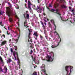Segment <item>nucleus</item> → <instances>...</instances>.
Here are the masks:
<instances>
[{
  "mask_svg": "<svg viewBox=\"0 0 75 75\" xmlns=\"http://www.w3.org/2000/svg\"><path fill=\"white\" fill-rule=\"evenodd\" d=\"M51 21L52 23V24L54 25V30H56V28H57V26H56V25H55V22H54V20H51Z\"/></svg>",
  "mask_w": 75,
  "mask_h": 75,
  "instance_id": "9",
  "label": "nucleus"
},
{
  "mask_svg": "<svg viewBox=\"0 0 75 75\" xmlns=\"http://www.w3.org/2000/svg\"><path fill=\"white\" fill-rule=\"evenodd\" d=\"M74 21L75 20V18H74Z\"/></svg>",
  "mask_w": 75,
  "mask_h": 75,
  "instance_id": "64",
  "label": "nucleus"
},
{
  "mask_svg": "<svg viewBox=\"0 0 75 75\" xmlns=\"http://www.w3.org/2000/svg\"><path fill=\"white\" fill-rule=\"evenodd\" d=\"M49 54V55L48 54L47 55V57H45V59L47 61L52 62L54 60V53L51 52H50Z\"/></svg>",
  "mask_w": 75,
  "mask_h": 75,
  "instance_id": "4",
  "label": "nucleus"
},
{
  "mask_svg": "<svg viewBox=\"0 0 75 75\" xmlns=\"http://www.w3.org/2000/svg\"><path fill=\"white\" fill-rule=\"evenodd\" d=\"M9 27H8V30H9Z\"/></svg>",
  "mask_w": 75,
  "mask_h": 75,
  "instance_id": "61",
  "label": "nucleus"
},
{
  "mask_svg": "<svg viewBox=\"0 0 75 75\" xmlns=\"http://www.w3.org/2000/svg\"><path fill=\"white\" fill-rule=\"evenodd\" d=\"M24 25L25 27L28 28L29 26H28V24H27V20H25V21Z\"/></svg>",
  "mask_w": 75,
  "mask_h": 75,
  "instance_id": "13",
  "label": "nucleus"
},
{
  "mask_svg": "<svg viewBox=\"0 0 75 75\" xmlns=\"http://www.w3.org/2000/svg\"><path fill=\"white\" fill-rule=\"evenodd\" d=\"M11 39H10L9 40V42H10V43H11Z\"/></svg>",
  "mask_w": 75,
  "mask_h": 75,
  "instance_id": "50",
  "label": "nucleus"
},
{
  "mask_svg": "<svg viewBox=\"0 0 75 75\" xmlns=\"http://www.w3.org/2000/svg\"><path fill=\"white\" fill-rule=\"evenodd\" d=\"M26 17L28 19L29 18V14H27L26 15Z\"/></svg>",
  "mask_w": 75,
  "mask_h": 75,
  "instance_id": "28",
  "label": "nucleus"
},
{
  "mask_svg": "<svg viewBox=\"0 0 75 75\" xmlns=\"http://www.w3.org/2000/svg\"><path fill=\"white\" fill-rule=\"evenodd\" d=\"M37 42H38V43L39 44H40V42H39V41H38Z\"/></svg>",
  "mask_w": 75,
  "mask_h": 75,
  "instance_id": "57",
  "label": "nucleus"
},
{
  "mask_svg": "<svg viewBox=\"0 0 75 75\" xmlns=\"http://www.w3.org/2000/svg\"><path fill=\"white\" fill-rule=\"evenodd\" d=\"M27 4H25V7H26V8H27V6H27Z\"/></svg>",
  "mask_w": 75,
  "mask_h": 75,
  "instance_id": "46",
  "label": "nucleus"
},
{
  "mask_svg": "<svg viewBox=\"0 0 75 75\" xmlns=\"http://www.w3.org/2000/svg\"><path fill=\"white\" fill-rule=\"evenodd\" d=\"M25 1L26 3H27V0H25Z\"/></svg>",
  "mask_w": 75,
  "mask_h": 75,
  "instance_id": "55",
  "label": "nucleus"
},
{
  "mask_svg": "<svg viewBox=\"0 0 75 75\" xmlns=\"http://www.w3.org/2000/svg\"><path fill=\"white\" fill-rule=\"evenodd\" d=\"M44 20L45 21V22H47V21H48V19L47 18H46L45 17L44 18Z\"/></svg>",
  "mask_w": 75,
  "mask_h": 75,
  "instance_id": "16",
  "label": "nucleus"
},
{
  "mask_svg": "<svg viewBox=\"0 0 75 75\" xmlns=\"http://www.w3.org/2000/svg\"><path fill=\"white\" fill-rule=\"evenodd\" d=\"M69 9L70 10L71 9V7H69Z\"/></svg>",
  "mask_w": 75,
  "mask_h": 75,
  "instance_id": "49",
  "label": "nucleus"
},
{
  "mask_svg": "<svg viewBox=\"0 0 75 75\" xmlns=\"http://www.w3.org/2000/svg\"><path fill=\"white\" fill-rule=\"evenodd\" d=\"M74 71L73 67L70 66H66L65 67V71L67 73L66 75H71L72 71Z\"/></svg>",
  "mask_w": 75,
  "mask_h": 75,
  "instance_id": "3",
  "label": "nucleus"
},
{
  "mask_svg": "<svg viewBox=\"0 0 75 75\" xmlns=\"http://www.w3.org/2000/svg\"><path fill=\"white\" fill-rule=\"evenodd\" d=\"M13 56H14V57L15 58V60H18V62H17L18 63V67H19V69H20V60H19V59L18 58V53H17V52H15L13 53Z\"/></svg>",
  "mask_w": 75,
  "mask_h": 75,
  "instance_id": "6",
  "label": "nucleus"
},
{
  "mask_svg": "<svg viewBox=\"0 0 75 75\" xmlns=\"http://www.w3.org/2000/svg\"><path fill=\"white\" fill-rule=\"evenodd\" d=\"M0 24L2 27H3V23H2V22H1L0 23Z\"/></svg>",
  "mask_w": 75,
  "mask_h": 75,
  "instance_id": "30",
  "label": "nucleus"
},
{
  "mask_svg": "<svg viewBox=\"0 0 75 75\" xmlns=\"http://www.w3.org/2000/svg\"><path fill=\"white\" fill-rule=\"evenodd\" d=\"M52 42L51 43H50L51 44H53V43H54V42H52V41H51Z\"/></svg>",
  "mask_w": 75,
  "mask_h": 75,
  "instance_id": "53",
  "label": "nucleus"
},
{
  "mask_svg": "<svg viewBox=\"0 0 75 75\" xmlns=\"http://www.w3.org/2000/svg\"><path fill=\"white\" fill-rule=\"evenodd\" d=\"M58 14L59 15V16H61V15L59 13H58Z\"/></svg>",
  "mask_w": 75,
  "mask_h": 75,
  "instance_id": "54",
  "label": "nucleus"
},
{
  "mask_svg": "<svg viewBox=\"0 0 75 75\" xmlns=\"http://www.w3.org/2000/svg\"><path fill=\"white\" fill-rule=\"evenodd\" d=\"M6 43L7 41H6V40H4L1 42V46H3V45H4L6 44Z\"/></svg>",
  "mask_w": 75,
  "mask_h": 75,
  "instance_id": "12",
  "label": "nucleus"
},
{
  "mask_svg": "<svg viewBox=\"0 0 75 75\" xmlns=\"http://www.w3.org/2000/svg\"><path fill=\"white\" fill-rule=\"evenodd\" d=\"M44 51H45H45H48V49L44 47Z\"/></svg>",
  "mask_w": 75,
  "mask_h": 75,
  "instance_id": "25",
  "label": "nucleus"
},
{
  "mask_svg": "<svg viewBox=\"0 0 75 75\" xmlns=\"http://www.w3.org/2000/svg\"><path fill=\"white\" fill-rule=\"evenodd\" d=\"M40 23L42 25V27H43V28L44 30H45V29L46 28H45V26L44 25V24L45 25H47V23H43V22H42V21H40Z\"/></svg>",
  "mask_w": 75,
  "mask_h": 75,
  "instance_id": "10",
  "label": "nucleus"
},
{
  "mask_svg": "<svg viewBox=\"0 0 75 75\" xmlns=\"http://www.w3.org/2000/svg\"><path fill=\"white\" fill-rule=\"evenodd\" d=\"M61 38H60V42H59V43H57V44L56 45H52V48H55V47H57V46H58L59 45V43H60L61 42Z\"/></svg>",
  "mask_w": 75,
  "mask_h": 75,
  "instance_id": "8",
  "label": "nucleus"
},
{
  "mask_svg": "<svg viewBox=\"0 0 75 75\" xmlns=\"http://www.w3.org/2000/svg\"><path fill=\"white\" fill-rule=\"evenodd\" d=\"M30 48H34V47H33V46H32V45H30Z\"/></svg>",
  "mask_w": 75,
  "mask_h": 75,
  "instance_id": "47",
  "label": "nucleus"
},
{
  "mask_svg": "<svg viewBox=\"0 0 75 75\" xmlns=\"http://www.w3.org/2000/svg\"><path fill=\"white\" fill-rule=\"evenodd\" d=\"M20 36V31H19V34L18 36V39H16L15 40V41H16V42H17L18 41V39L19 38V37Z\"/></svg>",
  "mask_w": 75,
  "mask_h": 75,
  "instance_id": "17",
  "label": "nucleus"
},
{
  "mask_svg": "<svg viewBox=\"0 0 75 75\" xmlns=\"http://www.w3.org/2000/svg\"><path fill=\"white\" fill-rule=\"evenodd\" d=\"M3 13H4V11H0V15H3Z\"/></svg>",
  "mask_w": 75,
  "mask_h": 75,
  "instance_id": "23",
  "label": "nucleus"
},
{
  "mask_svg": "<svg viewBox=\"0 0 75 75\" xmlns=\"http://www.w3.org/2000/svg\"><path fill=\"white\" fill-rule=\"evenodd\" d=\"M15 50L16 51V50H17V46H15Z\"/></svg>",
  "mask_w": 75,
  "mask_h": 75,
  "instance_id": "36",
  "label": "nucleus"
},
{
  "mask_svg": "<svg viewBox=\"0 0 75 75\" xmlns=\"http://www.w3.org/2000/svg\"><path fill=\"white\" fill-rule=\"evenodd\" d=\"M44 33L45 34H46V30H44Z\"/></svg>",
  "mask_w": 75,
  "mask_h": 75,
  "instance_id": "44",
  "label": "nucleus"
},
{
  "mask_svg": "<svg viewBox=\"0 0 75 75\" xmlns=\"http://www.w3.org/2000/svg\"><path fill=\"white\" fill-rule=\"evenodd\" d=\"M8 4L10 8H6L7 14L8 16L9 17V20L10 23H13V18L10 17L11 16H14L16 17H17L16 13L15 12L14 10L12 8V5H11V3H8Z\"/></svg>",
  "mask_w": 75,
  "mask_h": 75,
  "instance_id": "1",
  "label": "nucleus"
},
{
  "mask_svg": "<svg viewBox=\"0 0 75 75\" xmlns=\"http://www.w3.org/2000/svg\"><path fill=\"white\" fill-rule=\"evenodd\" d=\"M61 19H62V21H65V19H64V18L65 19V18H64L63 17H61V16H60Z\"/></svg>",
  "mask_w": 75,
  "mask_h": 75,
  "instance_id": "21",
  "label": "nucleus"
},
{
  "mask_svg": "<svg viewBox=\"0 0 75 75\" xmlns=\"http://www.w3.org/2000/svg\"><path fill=\"white\" fill-rule=\"evenodd\" d=\"M54 34H55V35H58V33H57V32L55 31V32H54Z\"/></svg>",
  "mask_w": 75,
  "mask_h": 75,
  "instance_id": "32",
  "label": "nucleus"
},
{
  "mask_svg": "<svg viewBox=\"0 0 75 75\" xmlns=\"http://www.w3.org/2000/svg\"><path fill=\"white\" fill-rule=\"evenodd\" d=\"M33 50H31L30 51V53H33Z\"/></svg>",
  "mask_w": 75,
  "mask_h": 75,
  "instance_id": "52",
  "label": "nucleus"
},
{
  "mask_svg": "<svg viewBox=\"0 0 75 75\" xmlns=\"http://www.w3.org/2000/svg\"><path fill=\"white\" fill-rule=\"evenodd\" d=\"M71 12H72V13H74V12H75L74 9H72L71 10Z\"/></svg>",
  "mask_w": 75,
  "mask_h": 75,
  "instance_id": "33",
  "label": "nucleus"
},
{
  "mask_svg": "<svg viewBox=\"0 0 75 75\" xmlns=\"http://www.w3.org/2000/svg\"><path fill=\"white\" fill-rule=\"evenodd\" d=\"M33 61H34L35 63L36 64H39V60H37V59L36 58L34 57L33 59Z\"/></svg>",
  "mask_w": 75,
  "mask_h": 75,
  "instance_id": "11",
  "label": "nucleus"
},
{
  "mask_svg": "<svg viewBox=\"0 0 75 75\" xmlns=\"http://www.w3.org/2000/svg\"><path fill=\"white\" fill-rule=\"evenodd\" d=\"M0 61L2 64H3V59L2 57L0 56Z\"/></svg>",
  "mask_w": 75,
  "mask_h": 75,
  "instance_id": "18",
  "label": "nucleus"
},
{
  "mask_svg": "<svg viewBox=\"0 0 75 75\" xmlns=\"http://www.w3.org/2000/svg\"><path fill=\"white\" fill-rule=\"evenodd\" d=\"M11 51L12 53H13V50L12 48H11Z\"/></svg>",
  "mask_w": 75,
  "mask_h": 75,
  "instance_id": "35",
  "label": "nucleus"
},
{
  "mask_svg": "<svg viewBox=\"0 0 75 75\" xmlns=\"http://www.w3.org/2000/svg\"><path fill=\"white\" fill-rule=\"evenodd\" d=\"M40 38L41 39V40H42V36L41 35H40Z\"/></svg>",
  "mask_w": 75,
  "mask_h": 75,
  "instance_id": "42",
  "label": "nucleus"
},
{
  "mask_svg": "<svg viewBox=\"0 0 75 75\" xmlns=\"http://www.w3.org/2000/svg\"><path fill=\"white\" fill-rule=\"evenodd\" d=\"M40 43L41 44H42V45H44L45 44V40H43L42 41H40Z\"/></svg>",
  "mask_w": 75,
  "mask_h": 75,
  "instance_id": "15",
  "label": "nucleus"
},
{
  "mask_svg": "<svg viewBox=\"0 0 75 75\" xmlns=\"http://www.w3.org/2000/svg\"><path fill=\"white\" fill-rule=\"evenodd\" d=\"M49 40L50 41H52V40H51V39L50 38H49Z\"/></svg>",
  "mask_w": 75,
  "mask_h": 75,
  "instance_id": "37",
  "label": "nucleus"
},
{
  "mask_svg": "<svg viewBox=\"0 0 75 75\" xmlns=\"http://www.w3.org/2000/svg\"><path fill=\"white\" fill-rule=\"evenodd\" d=\"M7 33L8 35H9L10 34V33H8V31H7Z\"/></svg>",
  "mask_w": 75,
  "mask_h": 75,
  "instance_id": "45",
  "label": "nucleus"
},
{
  "mask_svg": "<svg viewBox=\"0 0 75 75\" xmlns=\"http://www.w3.org/2000/svg\"><path fill=\"white\" fill-rule=\"evenodd\" d=\"M48 24L50 27V28H51V27H52V25L50 23V22L48 23Z\"/></svg>",
  "mask_w": 75,
  "mask_h": 75,
  "instance_id": "27",
  "label": "nucleus"
},
{
  "mask_svg": "<svg viewBox=\"0 0 75 75\" xmlns=\"http://www.w3.org/2000/svg\"><path fill=\"white\" fill-rule=\"evenodd\" d=\"M45 37L46 39H47V40H48V36H45Z\"/></svg>",
  "mask_w": 75,
  "mask_h": 75,
  "instance_id": "43",
  "label": "nucleus"
},
{
  "mask_svg": "<svg viewBox=\"0 0 75 75\" xmlns=\"http://www.w3.org/2000/svg\"><path fill=\"white\" fill-rule=\"evenodd\" d=\"M28 9L30 10V13H32L33 12V10L31 9V7L33 8H35V9L36 10V11L38 12V13H41V11L42 10V9L40 8H39V6H37V8H35V5H34L33 6V4H31V3L30 2V1H28Z\"/></svg>",
  "mask_w": 75,
  "mask_h": 75,
  "instance_id": "2",
  "label": "nucleus"
},
{
  "mask_svg": "<svg viewBox=\"0 0 75 75\" xmlns=\"http://www.w3.org/2000/svg\"><path fill=\"white\" fill-rule=\"evenodd\" d=\"M39 16L40 17H41V15L40 14L39 15Z\"/></svg>",
  "mask_w": 75,
  "mask_h": 75,
  "instance_id": "60",
  "label": "nucleus"
},
{
  "mask_svg": "<svg viewBox=\"0 0 75 75\" xmlns=\"http://www.w3.org/2000/svg\"><path fill=\"white\" fill-rule=\"evenodd\" d=\"M12 61L11 59H9L7 61V63H10Z\"/></svg>",
  "mask_w": 75,
  "mask_h": 75,
  "instance_id": "19",
  "label": "nucleus"
},
{
  "mask_svg": "<svg viewBox=\"0 0 75 75\" xmlns=\"http://www.w3.org/2000/svg\"><path fill=\"white\" fill-rule=\"evenodd\" d=\"M72 15H75V13H73L71 15V16H72Z\"/></svg>",
  "mask_w": 75,
  "mask_h": 75,
  "instance_id": "51",
  "label": "nucleus"
},
{
  "mask_svg": "<svg viewBox=\"0 0 75 75\" xmlns=\"http://www.w3.org/2000/svg\"><path fill=\"white\" fill-rule=\"evenodd\" d=\"M28 30L30 33L29 34L28 37L29 39H30V42H32V41L31 40V36H30V35H31L30 33H31V32H32V30L31 29L29 30V29H28Z\"/></svg>",
  "mask_w": 75,
  "mask_h": 75,
  "instance_id": "7",
  "label": "nucleus"
},
{
  "mask_svg": "<svg viewBox=\"0 0 75 75\" xmlns=\"http://www.w3.org/2000/svg\"><path fill=\"white\" fill-rule=\"evenodd\" d=\"M14 0V4H15V3H17V2L18 1L17 0Z\"/></svg>",
  "mask_w": 75,
  "mask_h": 75,
  "instance_id": "26",
  "label": "nucleus"
},
{
  "mask_svg": "<svg viewBox=\"0 0 75 75\" xmlns=\"http://www.w3.org/2000/svg\"><path fill=\"white\" fill-rule=\"evenodd\" d=\"M8 3L7 1V0H5L3 2L2 5H3L4 4H5V3Z\"/></svg>",
  "mask_w": 75,
  "mask_h": 75,
  "instance_id": "22",
  "label": "nucleus"
},
{
  "mask_svg": "<svg viewBox=\"0 0 75 75\" xmlns=\"http://www.w3.org/2000/svg\"><path fill=\"white\" fill-rule=\"evenodd\" d=\"M12 65H15V63H14V62H12Z\"/></svg>",
  "mask_w": 75,
  "mask_h": 75,
  "instance_id": "38",
  "label": "nucleus"
},
{
  "mask_svg": "<svg viewBox=\"0 0 75 75\" xmlns=\"http://www.w3.org/2000/svg\"><path fill=\"white\" fill-rule=\"evenodd\" d=\"M34 75H37V73L36 72H35L33 74Z\"/></svg>",
  "mask_w": 75,
  "mask_h": 75,
  "instance_id": "34",
  "label": "nucleus"
},
{
  "mask_svg": "<svg viewBox=\"0 0 75 75\" xmlns=\"http://www.w3.org/2000/svg\"><path fill=\"white\" fill-rule=\"evenodd\" d=\"M57 1L61 3V7L62 8H67V7L66 5V2L65 0H57Z\"/></svg>",
  "mask_w": 75,
  "mask_h": 75,
  "instance_id": "5",
  "label": "nucleus"
},
{
  "mask_svg": "<svg viewBox=\"0 0 75 75\" xmlns=\"http://www.w3.org/2000/svg\"><path fill=\"white\" fill-rule=\"evenodd\" d=\"M13 26H14V25H13L12 24L11 25V26H10V27H12Z\"/></svg>",
  "mask_w": 75,
  "mask_h": 75,
  "instance_id": "48",
  "label": "nucleus"
},
{
  "mask_svg": "<svg viewBox=\"0 0 75 75\" xmlns=\"http://www.w3.org/2000/svg\"><path fill=\"white\" fill-rule=\"evenodd\" d=\"M31 24L32 25V26H34V24L33 23H31Z\"/></svg>",
  "mask_w": 75,
  "mask_h": 75,
  "instance_id": "41",
  "label": "nucleus"
},
{
  "mask_svg": "<svg viewBox=\"0 0 75 75\" xmlns=\"http://www.w3.org/2000/svg\"><path fill=\"white\" fill-rule=\"evenodd\" d=\"M4 28H5V29H6V30H7V29H6V27H4Z\"/></svg>",
  "mask_w": 75,
  "mask_h": 75,
  "instance_id": "59",
  "label": "nucleus"
},
{
  "mask_svg": "<svg viewBox=\"0 0 75 75\" xmlns=\"http://www.w3.org/2000/svg\"><path fill=\"white\" fill-rule=\"evenodd\" d=\"M33 35H34L36 37H38V34H37V32H35L34 33Z\"/></svg>",
  "mask_w": 75,
  "mask_h": 75,
  "instance_id": "20",
  "label": "nucleus"
},
{
  "mask_svg": "<svg viewBox=\"0 0 75 75\" xmlns=\"http://www.w3.org/2000/svg\"><path fill=\"white\" fill-rule=\"evenodd\" d=\"M39 1H40V0H38V3H40V2H39Z\"/></svg>",
  "mask_w": 75,
  "mask_h": 75,
  "instance_id": "58",
  "label": "nucleus"
},
{
  "mask_svg": "<svg viewBox=\"0 0 75 75\" xmlns=\"http://www.w3.org/2000/svg\"><path fill=\"white\" fill-rule=\"evenodd\" d=\"M0 72L1 71V72H4V71H3V69H2V68L1 67H0Z\"/></svg>",
  "mask_w": 75,
  "mask_h": 75,
  "instance_id": "24",
  "label": "nucleus"
},
{
  "mask_svg": "<svg viewBox=\"0 0 75 75\" xmlns=\"http://www.w3.org/2000/svg\"><path fill=\"white\" fill-rule=\"evenodd\" d=\"M15 69L16 70H18V67H17V66H16Z\"/></svg>",
  "mask_w": 75,
  "mask_h": 75,
  "instance_id": "39",
  "label": "nucleus"
},
{
  "mask_svg": "<svg viewBox=\"0 0 75 75\" xmlns=\"http://www.w3.org/2000/svg\"><path fill=\"white\" fill-rule=\"evenodd\" d=\"M49 7H52V4H49Z\"/></svg>",
  "mask_w": 75,
  "mask_h": 75,
  "instance_id": "29",
  "label": "nucleus"
},
{
  "mask_svg": "<svg viewBox=\"0 0 75 75\" xmlns=\"http://www.w3.org/2000/svg\"><path fill=\"white\" fill-rule=\"evenodd\" d=\"M7 72V68H6V69H5V72L4 73H6V72Z\"/></svg>",
  "mask_w": 75,
  "mask_h": 75,
  "instance_id": "31",
  "label": "nucleus"
},
{
  "mask_svg": "<svg viewBox=\"0 0 75 75\" xmlns=\"http://www.w3.org/2000/svg\"><path fill=\"white\" fill-rule=\"evenodd\" d=\"M52 11H55V10L54 9H52Z\"/></svg>",
  "mask_w": 75,
  "mask_h": 75,
  "instance_id": "56",
  "label": "nucleus"
},
{
  "mask_svg": "<svg viewBox=\"0 0 75 75\" xmlns=\"http://www.w3.org/2000/svg\"><path fill=\"white\" fill-rule=\"evenodd\" d=\"M15 73H17V71H15Z\"/></svg>",
  "mask_w": 75,
  "mask_h": 75,
  "instance_id": "62",
  "label": "nucleus"
},
{
  "mask_svg": "<svg viewBox=\"0 0 75 75\" xmlns=\"http://www.w3.org/2000/svg\"><path fill=\"white\" fill-rule=\"evenodd\" d=\"M2 37H4V38H5V35H2V36H1V38H2Z\"/></svg>",
  "mask_w": 75,
  "mask_h": 75,
  "instance_id": "40",
  "label": "nucleus"
},
{
  "mask_svg": "<svg viewBox=\"0 0 75 75\" xmlns=\"http://www.w3.org/2000/svg\"><path fill=\"white\" fill-rule=\"evenodd\" d=\"M42 50H40V52H42Z\"/></svg>",
  "mask_w": 75,
  "mask_h": 75,
  "instance_id": "63",
  "label": "nucleus"
},
{
  "mask_svg": "<svg viewBox=\"0 0 75 75\" xmlns=\"http://www.w3.org/2000/svg\"><path fill=\"white\" fill-rule=\"evenodd\" d=\"M35 47H36V50L38 51H39V48H40V46L38 45H35Z\"/></svg>",
  "mask_w": 75,
  "mask_h": 75,
  "instance_id": "14",
  "label": "nucleus"
}]
</instances>
